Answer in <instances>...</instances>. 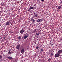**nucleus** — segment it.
<instances>
[{"mask_svg": "<svg viewBox=\"0 0 62 62\" xmlns=\"http://www.w3.org/2000/svg\"><path fill=\"white\" fill-rule=\"evenodd\" d=\"M60 54H59L57 52V53L55 55V57H59L60 56V55H59Z\"/></svg>", "mask_w": 62, "mask_h": 62, "instance_id": "1", "label": "nucleus"}, {"mask_svg": "<svg viewBox=\"0 0 62 62\" xmlns=\"http://www.w3.org/2000/svg\"><path fill=\"white\" fill-rule=\"evenodd\" d=\"M62 50H59L58 51V53L59 54H60L62 53Z\"/></svg>", "mask_w": 62, "mask_h": 62, "instance_id": "2", "label": "nucleus"}, {"mask_svg": "<svg viewBox=\"0 0 62 62\" xmlns=\"http://www.w3.org/2000/svg\"><path fill=\"white\" fill-rule=\"evenodd\" d=\"M24 48L22 49L21 50V53L22 54H23L24 52Z\"/></svg>", "mask_w": 62, "mask_h": 62, "instance_id": "3", "label": "nucleus"}, {"mask_svg": "<svg viewBox=\"0 0 62 62\" xmlns=\"http://www.w3.org/2000/svg\"><path fill=\"white\" fill-rule=\"evenodd\" d=\"M20 47V45L19 44L17 45V46H16V48L17 49H19Z\"/></svg>", "mask_w": 62, "mask_h": 62, "instance_id": "4", "label": "nucleus"}, {"mask_svg": "<svg viewBox=\"0 0 62 62\" xmlns=\"http://www.w3.org/2000/svg\"><path fill=\"white\" fill-rule=\"evenodd\" d=\"M42 19H39L37 20V22H42Z\"/></svg>", "mask_w": 62, "mask_h": 62, "instance_id": "5", "label": "nucleus"}, {"mask_svg": "<svg viewBox=\"0 0 62 62\" xmlns=\"http://www.w3.org/2000/svg\"><path fill=\"white\" fill-rule=\"evenodd\" d=\"M23 32H24V30L23 29H22L20 31V33L22 34H23Z\"/></svg>", "mask_w": 62, "mask_h": 62, "instance_id": "6", "label": "nucleus"}, {"mask_svg": "<svg viewBox=\"0 0 62 62\" xmlns=\"http://www.w3.org/2000/svg\"><path fill=\"white\" fill-rule=\"evenodd\" d=\"M31 21H32V22L34 23H35V20L34 19V18H31Z\"/></svg>", "mask_w": 62, "mask_h": 62, "instance_id": "7", "label": "nucleus"}, {"mask_svg": "<svg viewBox=\"0 0 62 62\" xmlns=\"http://www.w3.org/2000/svg\"><path fill=\"white\" fill-rule=\"evenodd\" d=\"M6 25H9V22H6Z\"/></svg>", "mask_w": 62, "mask_h": 62, "instance_id": "8", "label": "nucleus"}, {"mask_svg": "<svg viewBox=\"0 0 62 62\" xmlns=\"http://www.w3.org/2000/svg\"><path fill=\"white\" fill-rule=\"evenodd\" d=\"M26 38H27V36H26L25 35L24 36L23 39H26Z\"/></svg>", "mask_w": 62, "mask_h": 62, "instance_id": "9", "label": "nucleus"}, {"mask_svg": "<svg viewBox=\"0 0 62 62\" xmlns=\"http://www.w3.org/2000/svg\"><path fill=\"white\" fill-rule=\"evenodd\" d=\"M21 38H22V37L20 36H19L18 37V39H19V40H20V39H21Z\"/></svg>", "mask_w": 62, "mask_h": 62, "instance_id": "10", "label": "nucleus"}, {"mask_svg": "<svg viewBox=\"0 0 62 62\" xmlns=\"http://www.w3.org/2000/svg\"><path fill=\"white\" fill-rule=\"evenodd\" d=\"M39 34H40V33L37 32L36 35H37V36H38V35H39Z\"/></svg>", "mask_w": 62, "mask_h": 62, "instance_id": "11", "label": "nucleus"}, {"mask_svg": "<svg viewBox=\"0 0 62 62\" xmlns=\"http://www.w3.org/2000/svg\"><path fill=\"white\" fill-rule=\"evenodd\" d=\"M8 58H9V59H11H11H12V58L11 57L9 56L8 57Z\"/></svg>", "mask_w": 62, "mask_h": 62, "instance_id": "12", "label": "nucleus"}, {"mask_svg": "<svg viewBox=\"0 0 62 62\" xmlns=\"http://www.w3.org/2000/svg\"><path fill=\"white\" fill-rule=\"evenodd\" d=\"M35 15V17H36V18H37V17H38V14H36Z\"/></svg>", "mask_w": 62, "mask_h": 62, "instance_id": "13", "label": "nucleus"}, {"mask_svg": "<svg viewBox=\"0 0 62 62\" xmlns=\"http://www.w3.org/2000/svg\"><path fill=\"white\" fill-rule=\"evenodd\" d=\"M2 57H3L2 55H0V59H1L2 58Z\"/></svg>", "mask_w": 62, "mask_h": 62, "instance_id": "14", "label": "nucleus"}, {"mask_svg": "<svg viewBox=\"0 0 62 62\" xmlns=\"http://www.w3.org/2000/svg\"><path fill=\"white\" fill-rule=\"evenodd\" d=\"M8 54H11V52H10V51H9L8 52Z\"/></svg>", "mask_w": 62, "mask_h": 62, "instance_id": "15", "label": "nucleus"}, {"mask_svg": "<svg viewBox=\"0 0 62 62\" xmlns=\"http://www.w3.org/2000/svg\"><path fill=\"white\" fill-rule=\"evenodd\" d=\"M30 9H33V7H31L30 8Z\"/></svg>", "mask_w": 62, "mask_h": 62, "instance_id": "16", "label": "nucleus"}, {"mask_svg": "<svg viewBox=\"0 0 62 62\" xmlns=\"http://www.w3.org/2000/svg\"><path fill=\"white\" fill-rule=\"evenodd\" d=\"M49 55H50V56H52L53 55V54L52 53H51V54H50Z\"/></svg>", "mask_w": 62, "mask_h": 62, "instance_id": "17", "label": "nucleus"}, {"mask_svg": "<svg viewBox=\"0 0 62 62\" xmlns=\"http://www.w3.org/2000/svg\"><path fill=\"white\" fill-rule=\"evenodd\" d=\"M58 9H60L61 8V6H59L58 8Z\"/></svg>", "mask_w": 62, "mask_h": 62, "instance_id": "18", "label": "nucleus"}, {"mask_svg": "<svg viewBox=\"0 0 62 62\" xmlns=\"http://www.w3.org/2000/svg\"><path fill=\"white\" fill-rule=\"evenodd\" d=\"M39 47L37 46V47H36V50H38V49H39Z\"/></svg>", "mask_w": 62, "mask_h": 62, "instance_id": "19", "label": "nucleus"}, {"mask_svg": "<svg viewBox=\"0 0 62 62\" xmlns=\"http://www.w3.org/2000/svg\"><path fill=\"white\" fill-rule=\"evenodd\" d=\"M41 52H42V51H43V48L41 49Z\"/></svg>", "mask_w": 62, "mask_h": 62, "instance_id": "20", "label": "nucleus"}, {"mask_svg": "<svg viewBox=\"0 0 62 62\" xmlns=\"http://www.w3.org/2000/svg\"><path fill=\"white\" fill-rule=\"evenodd\" d=\"M37 31V30L36 29H35L34 30V33H35Z\"/></svg>", "mask_w": 62, "mask_h": 62, "instance_id": "21", "label": "nucleus"}, {"mask_svg": "<svg viewBox=\"0 0 62 62\" xmlns=\"http://www.w3.org/2000/svg\"><path fill=\"white\" fill-rule=\"evenodd\" d=\"M51 60V59L50 58H49V59H48V61H50V60Z\"/></svg>", "mask_w": 62, "mask_h": 62, "instance_id": "22", "label": "nucleus"}, {"mask_svg": "<svg viewBox=\"0 0 62 62\" xmlns=\"http://www.w3.org/2000/svg\"><path fill=\"white\" fill-rule=\"evenodd\" d=\"M9 51H11V49H10L9 50H8V51L9 52Z\"/></svg>", "mask_w": 62, "mask_h": 62, "instance_id": "23", "label": "nucleus"}, {"mask_svg": "<svg viewBox=\"0 0 62 62\" xmlns=\"http://www.w3.org/2000/svg\"><path fill=\"white\" fill-rule=\"evenodd\" d=\"M62 3V1H61L60 2V4H61V3Z\"/></svg>", "mask_w": 62, "mask_h": 62, "instance_id": "24", "label": "nucleus"}, {"mask_svg": "<svg viewBox=\"0 0 62 62\" xmlns=\"http://www.w3.org/2000/svg\"><path fill=\"white\" fill-rule=\"evenodd\" d=\"M26 37H28V35H26Z\"/></svg>", "mask_w": 62, "mask_h": 62, "instance_id": "25", "label": "nucleus"}, {"mask_svg": "<svg viewBox=\"0 0 62 62\" xmlns=\"http://www.w3.org/2000/svg\"><path fill=\"white\" fill-rule=\"evenodd\" d=\"M6 39V37H4V39Z\"/></svg>", "mask_w": 62, "mask_h": 62, "instance_id": "26", "label": "nucleus"}, {"mask_svg": "<svg viewBox=\"0 0 62 62\" xmlns=\"http://www.w3.org/2000/svg\"><path fill=\"white\" fill-rule=\"evenodd\" d=\"M44 0H41V1H44Z\"/></svg>", "mask_w": 62, "mask_h": 62, "instance_id": "27", "label": "nucleus"}, {"mask_svg": "<svg viewBox=\"0 0 62 62\" xmlns=\"http://www.w3.org/2000/svg\"><path fill=\"white\" fill-rule=\"evenodd\" d=\"M1 60L2 61H3V59H1Z\"/></svg>", "mask_w": 62, "mask_h": 62, "instance_id": "28", "label": "nucleus"}]
</instances>
